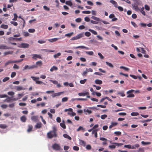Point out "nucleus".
I'll use <instances>...</instances> for the list:
<instances>
[{"instance_id":"obj_1","label":"nucleus","mask_w":152,"mask_h":152,"mask_svg":"<svg viewBox=\"0 0 152 152\" xmlns=\"http://www.w3.org/2000/svg\"><path fill=\"white\" fill-rule=\"evenodd\" d=\"M42 64V61H38L36 62L35 64L28 66L26 65L23 67V70L32 69L38 68V67H41Z\"/></svg>"},{"instance_id":"obj_2","label":"nucleus","mask_w":152,"mask_h":152,"mask_svg":"<svg viewBox=\"0 0 152 152\" xmlns=\"http://www.w3.org/2000/svg\"><path fill=\"white\" fill-rule=\"evenodd\" d=\"M52 130L50 131L47 134V137L50 139L52 138L56 137H57V129L55 126H53L52 127Z\"/></svg>"},{"instance_id":"obj_3","label":"nucleus","mask_w":152,"mask_h":152,"mask_svg":"<svg viewBox=\"0 0 152 152\" xmlns=\"http://www.w3.org/2000/svg\"><path fill=\"white\" fill-rule=\"evenodd\" d=\"M23 60V59H21L18 60L12 61L10 60L8 61L7 62H6L4 64V66H6L10 64L14 63H18L21 62Z\"/></svg>"},{"instance_id":"obj_4","label":"nucleus","mask_w":152,"mask_h":152,"mask_svg":"<svg viewBox=\"0 0 152 152\" xmlns=\"http://www.w3.org/2000/svg\"><path fill=\"white\" fill-rule=\"evenodd\" d=\"M4 97H7V98L4 100V101L6 102H10L11 101H12V99H11V98L8 97L6 94H0V98H2Z\"/></svg>"},{"instance_id":"obj_5","label":"nucleus","mask_w":152,"mask_h":152,"mask_svg":"<svg viewBox=\"0 0 152 152\" xmlns=\"http://www.w3.org/2000/svg\"><path fill=\"white\" fill-rule=\"evenodd\" d=\"M84 34L83 33H80L75 37H72L71 39V40H74L79 39L82 37H84Z\"/></svg>"},{"instance_id":"obj_6","label":"nucleus","mask_w":152,"mask_h":152,"mask_svg":"<svg viewBox=\"0 0 152 152\" xmlns=\"http://www.w3.org/2000/svg\"><path fill=\"white\" fill-rule=\"evenodd\" d=\"M31 78L37 84H41L43 83L44 84H45L43 82L38 80L39 79V77H36L32 76L31 77Z\"/></svg>"},{"instance_id":"obj_7","label":"nucleus","mask_w":152,"mask_h":152,"mask_svg":"<svg viewBox=\"0 0 152 152\" xmlns=\"http://www.w3.org/2000/svg\"><path fill=\"white\" fill-rule=\"evenodd\" d=\"M52 147L53 149L55 151H60L61 149L60 145L57 143H55L53 145Z\"/></svg>"},{"instance_id":"obj_8","label":"nucleus","mask_w":152,"mask_h":152,"mask_svg":"<svg viewBox=\"0 0 152 152\" xmlns=\"http://www.w3.org/2000/svg\"><path fill=\"white\" fill-rule=\"evenodd\" d=\"M24 94L22 93L21 94H18L17 95V96H18V98H12V100L13 101H16L17 100L19 99H20L24 95Z\"/></svg>"},{"instance_id":"obj_9","label":"nucleus","mask_w":152,"mask_h":152,"mask_svg":"<svg viewBox=\"0 0 152 152\" xmlns=\"http://www.w3.org/2000/svg\"><path fill=\"white\" fill-rule=\"evenodd\" d=\"M32 58L35 60H37V58L40 59H42V58L40 55L33 54H32Z\"/></svg>"},{"instance_id":"obj_10","label":"nucleus","mask_w":152,"mask_h":152,"mask_svg":"<svg viewBox=\"0 0 152 152\" xmlns=\"http://www.w3.org/2000/svg\"><path fill=\"white\" fill-rule=\"evenodd\" d=\"M78 95L80 96H84L87 95V97L88 98H90V96L89 95V93L88 92H86L85 93H80L78 94Z\"/></svg>"},{"instance_id":"obj_11","label":"nucleus","mask_w":152,"mask_h":152,"mask_svg":"<svg viewBox=\"0 0 152 152\" xmlns=\"http://www.w3.org/2000/svg\"><path fill=\"white\" fill-rule=\"evenodd\" d=\"M13 49V48L10 47H8L6 45H0V49Z\"/></svg>"},{"instance_id":"obj_12","label":"nucleus","mask_w":152,"mask_h":152,"mask_svg":"<svg viewBox=\"0 0 152 152\" xmlns=\"http://www.w3.org/2000/svg\"><path fill=\"white\" fill-rule=\"evenodd\" d=\"M29 45L27 43H22L18 47L21 48H28L29 47Z\"/></svg>"},{"instance_id":"obj_13","label":"nucleus","mask_w":152,"mask_h":152,"mask_svg":"<svg viewBox=\"0 0 152 152\" xmlns=\"http://www.w3.org/2000/svg\"><path fill=\"white\" fill-rule=\"evenodd\" d=\"M31 119L32 121L36 122L38 121V117L37 116H31Z\"/></svg>"},{"instance_id":"obj_14","label":"nucleus","mask_w":152,"mask_h":152,"mask_svg":"<svg viewBox=\"0 0 152 152\" xmlns=\"http://www.w3.org/2000/svg\"><path fill=\"white\" fill-rule=\"evenodd\" d=\"M62 92H60L57 93H55L52 94L51 95L52 97L54 98L56 96H59L60 95L62 94Z\"/></svg>"},{"instance_id":"obj_15","label":"nucleus","mask_w":152,"mask_h":152,"mask_svg":"<svg viewBox=\"0 0 152 152\" xmlns=\"http://www.w3.org/2000/svg\"><path fill=\"white\" fill-rule=\"evenodd\" d=\"M60 38H54L53 39H48V40L50 42H56L58 40V39H60Z\"/></svg>"},{"instance_id":"obj_16","label":"nucleus","mask_w":152,"mask_h":152,"mask_svg":"<svg viewBox=\"0 0 152 152\" xmlns=\"http://www.w3.org/2000/svg\"><path fill=\"white\" fill-rule=\"evenodd\" d=\"M42 123L40 122L38 123L35 125V127L37 129H39L41 127Z\"/></svg>"},{"instance_id":"obj_17","label":"nucleus","mask_w":152,"mask_h":152,"mask_svg":"<svg viewBox=\"0 0 152 152\" xmlns=\"http://www.w3.org/2000/svg\"><path fill=\"white\" fill-rule=\"evenodd\" d=\"M110 2L112 4L114 5V7H117L118 6V4L115 1L113 0H111Z\"/></svg>"},{"instance_id":"obj_18","label":"nucleus","mask_w":152,"mask_h":152,"mask_svg":"<svg viewBox=\"0 0 152 152\" xmlns=\"http://www.w3.org/2000/svg\"><path fill=\"white\" fill-rule=\"evenodd\" d=\"M95 83L96 84L100 85L102 84V82L101 80L96 79L95 80Z\"/></svg>"},{"instance_id":"obj_19","label":"nucleus","mask_w":152,"mask_h":152,"mask_svg":"<svg viewBox=\"0 0 152 152\" xmlns=\"http://www.w3.org/2000/svg\"><path fill=\"white\" fill-rule=\"evenodd\" d=\"M118 124V123L117 122H112L111 124L109 127L110 129H111L114 126H115Z\"/></svg>"},{"instance_id":"obj_20","label":"nucleus","mask_w":152,"mask_h":152,"mask_svg":"<svg viewBox=\"0 0 152 152\" xmlns=\"http://www.w3.org/2000/svg\"><path fill=\"white\" fill-rule=\"evenodd\" d=\"M79 144L81 145H83V146H85L86 145V143L85 141H84L83 140H80Z\"/></svg>"},{"instance_id":"obj_21","label":"nucleus","mask_w":152,"mask_h":152,"mask_svg":"<svg viewBox=\"0 0 152 152\" xmlns=\"http://www.w3.org/2000/svg\"><path fill=\"white\" fill-rule=\"evenodd\" d=\"M20 120L22 122H25L26 121V118L25 116L23 115L21 117Z\"/></svg>"},{"instance_id":"obj_22","label":"nucleus","mask_w":152,"mask_h":152,"mask_svg":"<svg viewBox=\"0 0 152 152\" xmlns=\"http://www.w3.org/2000/svg\"><path fill=\"white\" fill-rule=\"evenodd\" d=\"M105 63L106 65L110 67L111 68H113L114 67V66L111 63L107 61H106Z\"/></svg>"},{"instance_id":"obj_23","label":"nucleus","mask_w":152,"mask_h":152,"mask_svg":"<svg viewBox=\"0 0 152 152\" xmlns=\"http://www.w3.org/2000/svg\"><path fill=\"white\" fill-rule=\"evenodd\" d=\"M63 136L64 138L68 139L69 140H72L71 137L66 134H64Z\"/></svg>"},{"instance_id":"obj_24","label":"nucleus","mask_w":152,"mask_h":152,"mask_svg":"<svg viewBox=\"0 0 152 152\" xmlns=\"http://www.w3.org/2000/svg\"><path fill=\"white\" fill-rule=\"evenodd\" d=\"M58 69L57 67L53 66L50 69V70L51 72H53L54 70H57Z\"/></svg>"},{"instance_id":"obj_25","label":"nucleus","mask_w":152,"mask_h":152,"mask_svg":"<svg viewBox=\"0 0 152 152\" xmlns=\"http://www.w3.org/2000/svg\"><path fill=\"white\" fill-rule=\"evenodd\" d=\"M91 18L92 19H93L95 20H96V21H101L99 18L96 17L94 16H92L91 17Z\"/></svg>"},{"instance_id":"obj_26","label":"nucleus","mask_w":152,"mask_h":152,"mask_svg":"<svg viewBox=\"0 0 152 152\" xmlns=\"http://www.w3.org/2000/svg\"><path fill=\"white\" fill-rule=\"evenodd\" d=\"M60 126L63 129H65L66 128V126L64 124V121H63V122L60 123Z\"/></svg>"},{"instance_id":"obj_27","label":"nucleus","mask_w":152,"mask_h":152,"mask_svg":"<svg viewBox=\"0 0 152 152\" xmlns=\"http://www.w3.org/2000/svg\"><path fill=\"white\" fill-rule=\"evenodd\" d=\"M8 26L7 25L2 24L1 26L0 27L1 28H4L5 29H7L8 28Z\"/></svg>"},{"instance_id":"obj_28","label":"nucleus","mask_w":152,"mask_h":152,"mask_svg":"<svg viewBox=\"0 0 152 152\" xmlns=\"http://www.w3.org/2000/svg\"><path fill=\"white\" fill-rule=\"evenodd\" d=\"M33 128V126L32 125H29L28 126V129H27V132H30L32 131V130Z\"/></svg>"},{"instance_id":"obj_29","label":"nucleus","mask_w":152,"mask_h":152,"mask_svg":"<svg viewBox=\"0 0 152 152\" xmlns=\"http://www.w3.org/2000/svg\"><path fill=\"white\" fill-rule=\"evenodd\" d=\"M120 68L121 69H123L125 71H128L129 70V69L127 67H125L124 66H121L120 67Z\"/></svg>"},{"instance_id":"obj_30","label":"nucleus","mask_w":152,"mask_h":152,"mask_svg":"<svg viewBox=\"0 0 152 152\" xmlns=\"http://www.w3.org/2000/svg\"><path fill=\"white\" fill-rule=\"evenodd\" d=\"M13 53V52L12 51H8L5 52L4 54V55H7L10 54H12Z\"/></svg>"},{"instance_id":"obj_31","label":"nucleus","mask_w":152,"mask_h":152,"mask_svg":"<svg viewBox=\"0 0 152 152\" xmlns=\"http://www.w3.org/2000/svg\"><path fill=\"white\" fill-rule=\"evenodd\" d=\"M142 144L143 145H149L151 144V142H145L143 141H142L141 142Z\"/></svg>"},{"instance_id":"obj_32","label":"nucleus","mask_w":152,"mask_h":152,"mask_svg":"<svg viewBox=\"0 0 152 152\" xmlns=\"http://www.w3.org/2000/svg\"><path fill=\"white\" fill-rule=\"evenodd\" d=\"M65 3L66 4L70 6H71L72 5V3L71 1H66L65 2Z\"/></svg>"},{"instance_id":"obj_33","label":"nucleus","mask_w":152,"mask_h":152,"mask_svg":"<svg viewBox=\"0 0 152 152\" xmlns=\"http://www.w3.org/2000/svg\"><path fill=\"white\" fill-rule=\"evenodd\" d=\"M139 115V113L137 112H132L131 113L132 116H137Z\"/></svg>"},{"instance_id":"obj_34","label":"nucleus","mask_w":152,"mask_h":152,"mask_svg":"<svg viewBox=\"0 0 152 152\" xmlns=\"http://www.w3.org/2000/svg\"><path fill=\"white\" fill-rule=\"evenodd\" d=\"M140 11L143 15H145V12L144 11V8L143 7H142V8H141V9L140 10Z\"/></svg>"},{"instance_id":"obj_35","label":"nucleus","mask_w":152,"mask_h":152,"mask_svg":"<svg viewBox=\"0 0 152 152\" xmlns=\"http://www.w3.org/2000/svg\"><path fill=\"white\" fill-rule=\"evenodd\" d=\"M16 89L18 91H20L21 90H24L23 88L21 86H17L16 87Z\"/></svg>"},{"instance_id":"obj_36","label":"nucleus","mask_w":152,"mask_h":152,"mask_svg":"<svg viewBox=\"0 0 152 152\" xmlns=\"http://www.w3.org/2000/svg\"><path fill=\"white\" fill-rule=\"evenodd\" d=\"M7 127V126L4 124H0V128L2 129H5Z\"/></svg>"},{"instance_id":"obj_37","label":"nucleus","mask_w":152,"mask_h":152,"mask_svg":"<svg viewBox=\"0 0 152 152\" xmlns=\"http://www.w3.org/2000/svg\"><path fill=\"white\" fill-rule=\"evenodd\" d=\"M128 94V95L127 96V98L134 97V95L133 94L131 93Z\"/></svg>"},{"instance_id":"obj_38","label":"nucleus","mask_w":152,"mask_h":152,"mask_svg":"<svg viewBox=\"0 0 152 152\" xmlns=\"http://www.w3.org/2000/svg\"><path fill=\"white\" fill-rule=\"evenodd\" d=\"M88 31L91 32L92 34H94V35H96L97 34V32L93 30L90 29L88 30Z\"/></svg>"},{"instance_id":"obj_39","label":"nucleus","mask_w":152,"mask_h":152,"mask_svg":"<svg viewBox=\"0 0 152 152\" xmlns=\"http://www.w3.org/2000/svg\"><path fill=\"white\" fill-rule=\"evenodd\" d=\"M74 33L73 32H71L70 33L67 34H65V36L70 37Z\"/></svg>"},{"instance_id":"obj_40","label":"nucleus","mask_w":152,"mask_h":152,"mask_svg":"<svg viewBox=\"0 0 152 152\" xmlns=\"http://www.w3.org/2000/svg\"><path fill=\"white\" fill-rule=\"evenodd\" d=\"M140 146V145L138 144H135L134 145H133L132 146H131V149H135L136 148H138Z\"/></svg>"},{"instance_id":"obj_41","label":"nucleus","mask_w":152,"mask_h":152,"mask_svg":"<svg viewBox=\"0 0 152 152\" xmlns=\"http://www.w3.org/2000/svg\"><path fill=\"white\" fill-rule=\"evenodd\" d=\"M118 94L121 95L122 96H125V94H124V92L123 91L118 92Z\"/></svg>"},{"instance_id":"obj_42","label":"nucleus","mask_w":152,"mask_h":152,"mask_svg":"<svg viewBox=\"0 0 152 152\" xmlns=\"http://www.w3.org/2000/svg\"><path fill=\"white\" fill-rule=\"evenodd\" d=\"M61 55V53H57L56 54H55L53 56L55 58H57L58 57L60 56Z\"/></svg>"},{"instance_id":"obj_43","label":"nucleus","mask_w":152,"mask_h":152,"mask_svg":"<svg viewBox=\"0 0 152 152\" xmlns=\"http://www.w3.org/2000/svg\"><path fill=\"white\" fill-rule=\"evenodd\" d=\"M87 81V79H84L83 80H80V83L81 84H84Z\"/></svg>"},{"instance_id":"obj_44","label":"nucleus","mask_w":152,"mask_h":152,"mask_svg":"<svg viewBox=\"0 0 152 152\" xmlns=\"http://www.w3.org/2000/svg\"><path fill=\"white\" fill-rule=\"evenodd\" d=\"M84 112H86L88 113V114H91L92 113V112L91 110H89L88 109H87V110L84 109Z\"/></svg>"},{"instance_id":"obj_45","label":"nucleus","mask_w":152,"mask_h":152,"mask_svg":"<svg viewBox=\"0 0 152 152\" xmlns=\"http://www.w3.org/2000/svg\"><path fill=\"white\" fill-rule=\"evenodd\" d=\"M113 144L116 145V146H121V145H123V143H117V142L113 143Z\"/></svg>"},{"instance_id":"obj_46","label":"nucleus","mask_w":152,"mask_h":152,"mask_svg":"<svg viewBox=\"0 0 152 152\" xmlns=\"http://www.w3.org/2000/svg\"><path fill=\"white\" fill-rule=\"evenodd\" d=\"M85 48V46H77L76 47H74L73 48L74 49H77V48H81V49H84Z\"/></svg>"},{"instance_id":"obj_47","label":"nucleus","mask_w":152,"mask_h":152,"mask_svg":"<svg viewBox=\"0 0 152 152\" xmlns=\"http://www.w3.org/2000/svg\"><path fill=\"white\" fill-rule=\"evenodd\" d=\"M49 81L52 82L53 84L56 85L58 84V82L56 80H50Z\"/></svg>"},{"instance_id":"obj_48","label":"nucleus","mask_w":152,"mask_h":152,"mask_svg":"<svg viewBox=\"0 0 152 152\" xmlns=\"http://www.w3.org/2000/svg\"><path fill=\"white\" fill-rule=\"evenodd\" d=\"M68 100V98L67 97H65L63 98L61 100V101L62 102H66Z\"/></svg>"},{"instance_id":"obj_49","label":"nucleus","mask_w":152,"mask_h":152,"mask_svg":"<svg viewBox=\"0 0 152 152\" xmlns=\"http://www.w3.org/2000/svg\"><path fill=\"white\" fill-rule=\"evenodd\" d=\"M82 12L83 14H89L91 13V12L90 11H82Z\"/></svg>"},{"instance_id":"obj_50","label":"nucleus","mask_w":152,"mask_h":152,"mask_svg":"<svg viewBox=\"0 0 152 152\" xmlns=\"http://www.w3.org/2000/svg\"><path fill=\"white\" fill-rule=\"evenodd\" d=\"M88 73L87 71L86 70V71H84L83 72L82 75L83 76H86Z\"/></svg>"},{"instance_id":"obj_51","label":"nucleus","mask_w":152,"mask_h":152,"mask_svg":"<svg viewBox=\"0 0 152 152\" xmlns=\"http://www.w3.org/2000/svg\"><path fill=\"white\" fill-rule=\"evenodd\" d=\"M10 23L13 25L14 26H16L18 25V23L15 21H11L10 22Z\"/></svg>"},{"instance_id":"obj_52","label":"nucleus","mask_w":152,"mask_h":152,"mask_svg":"<svg viewBox=\"0 0 152 152\" xmlns=\"http://www.w3.org/2000/svg\"><path fill=\"white\" fill-rule=\"evenodd\" d=\"M16 75V73L15 72H12L11 77L12 78H13L15 77Z\"/></svg>"},{"instance_id":"obj_53","label":"nucleus","mask_w":152,"mask_h":152,"mask_svg":"<svg viewBox=\"0 0 152 152\" xmlns=\"http://www.w3.org/2000/svg\"><path fill=\"white\" fill-rule=\"evenodd\" d=\"M13 68L14 69H18L19 68V67L17 64H14L13 66Z\"/></svg>"},{"instance_id":"obj_54","label":"nucleus","mask_w":152,"mask_h":152,"mask_svg":"<svg viewBox=\"0 0 152 152\" xmlns=\"http://www.w3.org/2000/svg\"><path fill=\"white\" fill-rule=\"evenodd\" d=\"M86 53L89 55H93L94 54L93 51H86Z\"/></svg>"},{"instance_id":"obj_55","label":"nucleus","mask_w":152,"mask_h":152,"mask_svg":"<svg viewBox=\"0 0 152 152\" xmlns=\"http://www.w3.org/2000/svg\"><path fill=\"white\" fill-rule=\"evenodd\" d=\"M10 79V78L8 77H5L2 80L3 82H5Z\"/></svg>"},{"instance_id":"obj_56","label":"nucleus","mask_w":152,"mask_h":152,"mask_svg":"<svg viewBox=\"0 0 152 152\" xmlns=\"http://www.w3.org/2000/svg\"><path fill=\"white\" fill-rule=\"evenodd\" d=\"M7 94L9 95L13 96L15 94V93L13 91H9L8 92Z\"/></svg>"},{"instance_id":"obj_57","label":"nucleus","mask_w":152,"mask_h":152,"mask_svg":"<svg viewBox=\"0 0 152 152\" xmlns=\"http://www.w3.org/2000/svg\"><path fill=\"white\" fill-rule=\"evenodd\" d=\"M107 117V115H103L101 116V118L102 119H104Z\"/></svg>"},{"instance_id":"obj_58","label":"nucleus","mask_w":152,"mask_h":152,"mask_svg":"<svg viewBox=\"0 0 152 152\" xmlns=\"http://www.w3.org/2000/svg\"><path fill=\"white\" fill-rule=\"evenodd\" d=\"M134 91H135L134 90H133V89H131V90H130L126 92V94H130L131 93H132V92H133Z\"/></svg>"},{"instance_id":"obj_59","label":"nucleus","mask_w":152,"mask_h":152,"mask_svg":"<svg viewBox=\"0 0 152 152\" xmlns=\"http://www.w3.org/2000/svg\"><path fill=\"white\" fill-rule=\"evenodd\" d=\"M85 34V35L87 37L90 36L91 34L88 31L86 32Z\"/></svg>"},{"instance_id":"obj_60","label":"nucleus","mask_w":152,"mask_h":152,"mask_svg":"<svg viewBox=\"0 0 152 152\" xmlns=\"http://www.w3.org/2000/svg\"><path fill=\"white\" fill-rule=\"evenodd\" d=\"M28 31L30 33H33L35 31V30L34 28H30L28 29Z\"/></svg>"},{"instance_id":"obj_61","label":"nucleus","mask_w":152,"mask_h":152,"mask_svg":"<svg viewBox=\"0 0 152 152\" xmlns=\"http://www.w3.org/2000/svg\"><path fill=\"white\" fill-rule=\"evenodd\" d=\"M74 150L75 151H78L79 150V148L77 146H74L73 148Z\"/></svg>"},{"instance_id":"obj_62","label":"nucleus","mask_w":152,"mask_h":152,"mask_svg":"<svg viewBox=\"0 0 152 152\" xmlns=\"http://www.w3.org/2000/svg\"><path fill=\"white\" fill-rule=\"evenodd\" d=\"M17 17L18 16L17 15L16 13L14 14V18L12 19V20H16Z\"/></svg>"},{"instance_id":"obj_63","label":"nucleus","mask_w":152,"mask_h":152,"mask_svg":"<svg viewBox=\"0 0 152 152\" xmlns=\"http://www.w3.org/2000/svg\"><path fill=\"white\" fill-rule=\"evenodd\" d=\"M99 130L98 129H93L92 130V134H95L97 132V131H99Z\"/></svg>"},{"instance_id":"obj_64","label":"nucleus","mask_w":152,"mask_h":152,"mask_svg":"<svg viewBox=\"0 0 152 152\" xmlns=\"http://www.w3.org/2000/svg\"><path fill=\"white\" fill-rule=\"evenodd\" d=\"M131 23L132 24L134 27H137V24L134 22L132 21L131 22Z\"/></svg>"}]
</instances>
